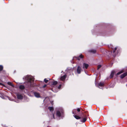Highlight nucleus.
<instances>
[{
	"label": "nucleus",
	"instance_id": "1",
	"mask_svg": "<svg viewBox=\"0 0 127 127\" xmlns=\"http://www.w3.org/2000/svg\"><path fill=\"white\" fill-rule=\"evenodd\" d=\"M89 116L88 113L87 111L85 112V113L82 112L81 115V122L83 123L85 122L87 119V117Z\"/></svg>",
	"mask_w": 127,
	"mask_h": 127
},
{
	"label": "nucleus",
	"instance_id": "2",
	"mask_svg": "<svg viewBox=\"0 0 127 127\" xmlns=\"http://www.w3.org/2000/svg\"><path fill=\"white\" fill-rule=\"evenodd\" d=\"M34 81V78H29L28 80V84L29 86L33 87V84Z\"/></svg>",
	"mask_w": 127,
	"mask_h": 127
},
{
	"label": "nucleus",
	"instance_id": "3",
	"mask_svg": "<svg viewBox=\"0 0 127 127\" xmlns=\"http://www.w3.org/2000/svg\"><path fill=\"white\" fill-rule=\"evenodd\" d=\"M82 70L80 66H78L77 69V72L78 74H80L81 73V71Z\"/></svg>",
	"mask_w": 127,
	"mask_h": 127
},
{
	"label": "nucleus",
	"instance_id": "4",
	"mask_svg": "<svg viewBox=\"0 0 127 127\" xmlns=\"http://www.w3.org/2000/svg\"><path fill=\"white\" fill-rule=\"evenodd\" d=\"M33 94L34 96L37 98H40L41 97L39 93L36 92H34Z\"/></svg>",
	"mask_w": 127,
	"mask_h": 127
},
{
	"label": "nucleus",
	"instance_id": "5",
	"mask_svg": "<svg viewBox=\"0 0 127 127\" xmlns=\"http://www.w3.org/2000/svg\"><path fill=\"white\" fill-rule=\"evenodd\" d=\"M84 57V56L82 54H81L78 57H75V58L78 60H80V59L83 58Z\"/></svg>",
	"mask_w": 127,
	"mask_h": 127
},
{
	"label": "nucleus",
	"instance_id": "6",
	"mask_svg": "<svg viewBox=\"0 0 127 127\" xmlns=\"http://www.w3.org/2000/svg\"><path fill=\"white\" fill-rule=\"evenodd\" d=\"M117 47H115L114 48V49L113 50V51H111V53L112 54H113V55L114 57H115L117 54L116 53H115L116 51L117 50Z\"/></svg>",
	"mask_w": 127,
	"mask_h": 127
},
{
	"label": "nucleus",
	"instance_id": "7",
	"mask_svg": "<svg viewBox=\"0 0 127 127\" xmlns=\"http://www.w3.org/2000/svg\"><path fill=\"white\" fill-rule=\"evenodd\" d=\"M17 98L20 99H22L23 98V96L21 94H17Z\"/></svg>",
	"mask_w": 127,
	"mask_h": 127
},
{
	"label": "nucleus",
	"instance_id": "8",
	"mask_svg": "<svg viewBox=\"0 0 127 127\" xmlns=\"http://www.w3.org/2000/svg\"><path fill=\"white\" fill-rule=\"evenodd\" d=\"M127 75V72L124 73L123 74L121 75L120 77L121 79H123Z\"/></svg>",
	"mask_w": 127,
	"mask_h": 127
},
{
	"label": "nucleus",
	"instance_id": "9",
	"mask_svg": "<svg viewBox=\"0 0 127 127\" xmlns=\"http://www.w3.org/2000/svg\"><path fill=\"white\" fill-rule=\"evenodd\" d=\"M115 73L114 71H112L111 73V74L109 77V78H113L114 75Z\"/></svg>",
	"mask_w": 127,
	"mask_h": 127
},
{
	"label": "nucleus",
	"instance_id": "10",
	"mask_svg": "<svg viewBox=\"0 0 127 127\" xmlns=\"http://www.w3.org/2000/svg\"><path fill=\"white\" fill-rule=\"evenodd\" d=\"M66 77V75H65L63 76H62L60 78V79L62 81H64Z\"/></svg>",
	"mask_w": 127,
	"mask_h": 127
},
{
	"label": "nucleus",
	"instance_id": "11",
	"mask_svg": "<svg viewBox=\"0 0 127 127\" xmlns=\"http://www.w3.org/2000/svg\"><path fill=\"white\" fill-rule=\"evenodd\" d=\"M89 66V65L88 64H86L85 63H84L83 64V68H84V67H85L86 69H87Z\"/></svg>",
	"mask_w": 127,
	"mask_h": 127
},
{
	"label": "nucleus",
	"instance_id": "12",
	"mask_svg": "<svg viewBox=\"0 0 127 127\" xmlns=\"http://www.w3.org/2000/svg\"><path fill=\"white\" fill-rule=\"evenodd\" d=\"M56 114V115L59 117H60L61 116V113L59 111H57Z\"/></svg>",
	"mask_w": 127,
	"mask_h": 127
},
{
	"label": "nucleus",
	"instance_id": "13",
	"mask_svg": "<svg viewBox=\"0 0 127 127\" xmlns=\"http://www.w3.org/2000/svg\"><path fill=\"white\" fill-rule=\"evenodd\" d=\"M74 117L77 120L80 119L81 118V115L80 116H78L77 115H74Z\"/></svg>",
	"mask_w": 127,
	"mask_h": 127
},
{
	"label": "nucleus",
	"instance_id": "14",
	"mask_svg": "<svg viewBox=\"0 0 127 127\" xmlns=\"http://www.w3.org/2000/svg\"><path fill=\"white\" fill-rule=\"evenodd\" d=\"M89 52L93 53H95L96 52V50H90Z\"/></svg>",
	"mask_w": 127,
	"mask_h": 127
},
{
	"label": "nucleus",
	"instance_id": "15",
	"mask_svg": "<svg viewBox=\"0 0 127 127\" xmlns=\"http://www.w3.org/2000/svg\"><path fill=\"white\" fill-rule=\"evenodd\" d=\"M104 84L103 83L100 82L98 83V86L102 87L104 86Z\"/></svg>",
	"mask_w": 127,
	"mask_h": 127
},
{
	"label": "nucleus",
	"instance_id": "16",
	"mask_svg": "<svg viewBox=\"0 0 127 127\" xmlns=\"http://www.w3.org/2000/svg\"><path fill=\"white\" fill-rule=\"evenodd\" d=\"M20 89L21 90H23L25 88V86L24 85H21L19 87Z\"/></svg>",
	"mask_w": 127,
	"mask_h": 127
},
{
	"label": "nucleus",
	"instance_id": "17",
	"mask_svg": "<svg viewBox=\"0 0 127 127\" xmlns=\"http://www.w3.org/2000/svg\"><path fill=\"white\" fill-rule=\"evenodd\" d=\"M58 83V82L57 81H54L53 82L52 84L53 86H55Z\"/></svg>",
	"mask_w": 127,
	"mask_h": 127
},
{
	"label": "nucleus",
	"instance_id": "18",
	"mask_svg": "<svg viewBox=\"0 0 127 127\" xmlns=\"http://www.w3.org/2000/svg\"><path fill=\"white\" fill-rule=\"evenodd\" d=\"M7 84L8 85H10L13 87H14V85L13 84H12V83H11V82H7Z\"/></svg>",
	"mask_w": 127,
	"mask_h": 127
},
{
	"label": "nucleus",
	"instance_id": "19",
	"mask_svg": "<svg viewBox=\"0 0 127 127\" xmlns=\"http://www.w3.org/2000/svg\"><path fill=\"white\" fill-rule=\"evenodd\" d=\"M48 109L51 111H53L54 110V108L52 107H48Z\"/></svg>",
	"mask_w": 127,
	"mask_h": 127
},
{
	"label": "nucleus",
	"instance_id": "20",
	"mask_svg": "<svg viewBox=\"0 0 127 127\" xmlns=\"http://www.w3.org/2000/svg\"><path fill=\"white\" fill-rule=\"evenodd\" d=\"M124 72V71L123 70H121L119 72H118V73H117V75H119V74H121V73H123Z\"/></svg>",
	"mask_w": 127,
	"mask_h": 127
},
{
	"label": "nucleus",
	"instance_id": "21",
	"mask_svg": "<svg viewBox=\"0 0 127 127\" xmlns=\"http://www.w3.org/2000/svg\"><path fill=\"white\" fill-rule=\"evenodd\" d=\"M3 69V67L1 65H0V71H2Z\"/></svg>",
	"mask_w": 127,
	"mask_h": 127
},
{
	"label": "nucleus",
	"instance_id": "22",
	"mask_svg": "<svg viewBox=\"0 0 127 127\" xmlns=\"http://www.w3.org/2000/svg\"><path fill=\"white\" fill-rule=\"evenodd\" d=\"M44 81L46 83H47L48 81V80L46 78H45L44 79Z\"/></svg>",
	"mask_w": 127,
	"mask_h": 127
},
{
	"label": "nucleus",
	"instance_id": "23",
	"mask_svg": "<svg viewBox=\"0 0 127 127\" xmlns=\"http://www.w3.org/2000/svg\"><path fill=\"white\" fill-rule=\"evenodd\" d=\"M101 65H99L97 66V70H98L101 67Z\"/></svg>",
	"mask_w": 127,
	"mask_h": 127
},
{
	"label": "nucleus",
	"instance_id": "24",
	"mask_svg": "<svg viewBox=\"0 0 127 127\" xmlns=\"http://www.w3.org/2000/svg\"><path fill=\"white\" fill-rule=\"evenodd\" d=\"M61 86H62V84H60L59 85V86L58 87H57L59 89H60L61 88Z\"/></svg>",
	"mask_w": 127,
	"mask_h": 127
},
{
	"label": "nucleus",
	"instance_id": "25",
	"mask_svg": "<svg viewBox=\"0 0 127 127\" xmlns=\"http://www.w3.org/2000/svg\"><path fill=\"white\" fill-rule=\"evenodd\" d=\"M77 111L78 112H80L81 111L80 109V108H78L77 109Z\"/></svg>",
	"mask_w": 127,
	"mask_h": 127
},
{
	"label": "nucleus",
	"instance_id": "26",
	"mask_svg": "<svg viewBox=\"0 0 127 127\" xmlns=\"http://www.w3.org/2000/svg\"><path fill=\"white\" fill-rule=\"evenodd\" d=\"M47 85L46 84H45L43 86V88H45L46 86Z\"/></svg>",
	"mask_w": 127,
	"mask_h": 127
},
{
	"label": "nucleus",
	"instance_id": "27",
	"mask_svg": "<svg viewBox=\"0 0 127 127\" xmlns=\"http://www.w3.org/2000/svg\"><path fill=\"white\" fill-rule=\"evenodd\" d=\"M53 118L55 119V116H54V114H53Z\"/></svg>",
	"mask_w": 127,
	"mask_h": 127
},
{
	"label": "nucleus",
	"instance_id": "28",
	"mask_svg": "<svg viewBox=\"0 0 127 127\" xmlns=\"http://www.w3.org/2000/svg\"><path fill=\"white\" fill-rule=\"evenodd\" d=\"M0 85H3V84L2 83H0Z\"/></svg>",
	"mask_w": 127,
	"mask_h": 127
},
{
	"label": "nucleus",
	"instance_id": "29",
	"mask_svg": "<svg viewBox=\"0 0 127 127\" xmlns=\"http://www.w3.org/2000/svg\"><path fill=\"white\" fill-rule=\"evenodd\" d=\"M0 85H3V84L2 83H0Z\"/></svg>",
	"mask_w": 127,
	"mask_h": 127
},
{
	"label": "nucleus",
	"instance_id": "30",
	"mask_svg": "<svg viewBox=\"0 0 127 127\" xmlns=\"http://www.w3.org/2000/svg\"><path fill=\"white\" fill-rule=\"evenodd\" d=\"M0 85H3V84L2 83H0Z\"/></svg>",
	"mask_w": 127,
	"mask_h": 127
}]
</instances>
